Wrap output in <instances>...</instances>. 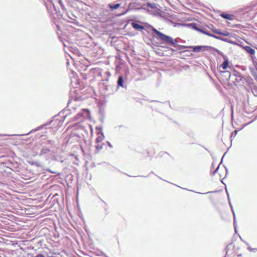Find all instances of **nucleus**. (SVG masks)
Instances as JSON below:
<instances>
[{"label":"nucleus","mask_w":257,"mask_h":257,"mask_svg":"<svg viewBox=\"0 0 257 257\" xmlns=\"http://www.w3.org/2000/svg\"><path fill=\"white\" fill-rule=\"evenodd\" d=\"M205 47V46H190V48L192 49L193 52H199L201 50L202 48Z\"/></svg>","instance_id":"nucleus-6"},{"label":"nucleus","mask_w":257,"mask_h":257,"mask_svg":"<svg viewBox=\"0 0 257 257\" xmlns=\"http://www.w3.org/2000/svg\"><path fill=\"white\" fill-rule=\"evenodd\" d=\"M200 31L202 32L204 34H205L206 35H207L208 36H211L212 37H214V38H216V39H217L218 37L214 36V35H212V34H209V33H208V32H204L203 31H202V30H200Z\"/></svg>","instance_id":"nucleus-12"},{"label":"nucleus","mask_w":257,"mask_h":257,"mask_svg":"<svg viewBox=\"0 0 257 257\" xmlns=\"http://www.w3.org/2000/svg\"><path fill=\"white\" fill-rule=\"evenodd\" d=\"M117 84L119 86L123 87V76L122 75H120L119 77L118 81H117Z\"/></svg>","instance_id":"nucleus-10"},{"label":"nucleus","mask_w":257,"mask_h":257,"mask_svg":"<svg viewBox=\"0 0 257 257\" xmlns=\"http://www.w3.org/2000/svg\"><path fill=\"white\" fill-rule=\"evenodd\" d=\"M229 65V62L228 60H225L220 65V68H222V70H224L227 69Z\"/></svg>","instance_id":"nucleus-5"},{"label":"nucleus","mask_w":257,"mask_h":257,"mask_svg":"<svg viewBox=\"0 0 257 257\" xmlns=\"http://www.w3.org/2000/svg\"><path fill=\"white\" fill-rule=\"evenodd\" d=\"M221 17L225 19L232 21L234 19V16L233 15H230L228 14H222Z\"/></svg>","instance_id":"nucleus-3"},{"label":"nucleus","mask_w":257,"mask_h":257,"mask_svg":"<svg viewBox=\"0 0 257 257\" xmlns=\"http://www.w3.org/2000/svg\"><path fill=\"white\" fill-rule=\"evenodd\" d=\"M104 148H106V145L104 143H98L96 146V153H100Z\"/></svg>","instance_id":"nucleus-2"},{"label":"nucleus","mask_w":257,"mask_h":257,"mask_svg":"<svg viewBox=\"0 0 257 257\" xmlns=\"http://www.w3.org/2000/svg\"><path fill=\"white\" fill-rule=\"evenodd\" d=\"M213 31L214 32V33L215 34H217L218 35H223L222 32H221L217 30H213Z\"/></svg>","instance_id":"nucleus-14"},{"label":"nucleus","mask_w":257,"mask_h":257,"mask_svg":"<svg viewBox=\"0 0 257 257\" xmlns=\"http://www.w3.org/2000/svg\"><path fill=\"white\" fill-rule=\"evenodd\" d=\"M169 50L171 51L172 52H175V50L173 48H169Z\"/></svg>","instance_id":"nucleus-19"},{"label":"nucleus","mask_w":257,"mask_h":257,"mask_svg":"<svg viewBox=\"0 0 257 257\" xmlns=\"http://www.w3.org/2000/svg\"><path fill=\"white\" fill-rule=\"evenodd\" d=\"M58 2H59V4L62 7V9H63L64 6H63V4L62 0H58Z\"/></svg>","instance_id":"nucleus-15"},{"label":"nucleus","mask_w":257,"mask_h":257,"mask_svg":"<svg viewBox=\"0 0 257 257\" xmlns=\"http://www.w3.org/2000/svg\"><path fill=\"white\" fill-rule=\"evenodd\" d=\"M132 26L134 28L138 30H144L145 29V27L144 26L140 25V24L136 23H132Z\"/></svg>","instance_id":"nucleus-7"},{"label":"nucleus","mask_w":257,"mask_h":257,"mask_svg":"<svg viewBox=\"0 0 257 257\" xmlns=\"http://www.w3.org/2000/svg\"><path fill=\"white\" fill-rule=\"evenodd\" d=\"M152 27V31L157 36V39L161 40L162 43H165L169 45H171L174 47L176 46L178 42L176 39H174L173 38L162 33V32L158 31L153 27Z\"/></svg>","instance_id":"nucleus-1"},{"label":"nucleus","mask_w":257,"mask_h":257,"mask_svg":"<svg viewBox=\"0 0 257 257\" xmlns=\"http://www.w3.org/2000/svg\"><path fill=\"white\" fill-rule=\"evenodd\" d=\"M34 257H45L43 254H38L37 255Z\"/></svg>","instance_id":"nucleus-17"},{"label":"nucleus","mask_w":257,"mask_h":257,"mask_svg":"<svg viewBox=\"0 0 257 257\" xmlns=\"http://www.w3.org/2000/svg\"><path fill=\"white\" fill-rule=\"evenodd\" d=\"M120 4H114L111 3V4H108V6L111 11H113V10L116 9L120 7Z\"/></svg>","instance_id":"nucleus-9"},{"label":"nucleus","mask_w":257,"mask_h":257,"mask_svg":"<svg viewBox=\"0 0 257 257\" xmlns=\"http://www.w3.org/2000/svg\"><path fill=\"white\" fill-rule=\"evenodd\" d=\"M57 29H58V31H60V27L58 25H57Z\"/></svg>","instance_id":"nucleus-20"},{"label":"nucleus","mask_w":257,"mask_h":257,"mask_svg":"<svg viewBox=\"0 0 257 257\" xmlns=\"http://www.w3.org/2000/svg\"><path fill=\"white\" fill-rule=\"evenodd\" d=\"M219 169V166H218L216 168V169L215 170V171H214V172H213V173H217V172L218 171Z\"/></svg>","instance_id":"nucleus-16"},{"label":"nucleus","mask_w":257,"mask_h":257,"mask_svg":"<svg viewBox=\"0 0 257 257\" xmlns=\"http://www.w3.org/2000/svg\"><path fill=\"white\" fill-rule=\"evenodd\" d=\"M147 6L152 8V9H156L157 8V5L156 4H154V3H147Z\"/></svg>","instance_id":"nucleus-11"},{"label":"nucleus","mask_w":257,"mask_h":257,"mask_svg":"<svg viewBox=\"0 0 257 257\" xmlns=\"http://www.w3.org/2000/svg\"><path fill=\"white\" fill-rule=\"evenodd\" d=\"M49 152V150L47 149H44L42 150L41 155L45 154L48 153Z\"/></svg>","instance_id":"nucleus-13"},{"label":"nucleus","mask_w":257,"mask_h":257,"mask_svg":"<svg viewBox=\"0 0 257 257\" xmlns=\"http://www.w3.org/2000/svg\"><path fill=\"white\" fill-rule=\"evenodd\" d=\"M104 138V137L102 134H98V137L96 139V143L97 144L102 143V142Z\"/></svg>","instance_id":"nucleus-8"},{"label":"nucleus","mask_w":257,"mask_h":257,"mask_svg":"<svg viewBox=\"0 0 257 257\" xmlns=\"http://www.w3.org/2000/svg\"><path fill=\"white\" fill-rule=\"evenodd\" d=\"M57 34H58V35H59V38H60V39H61V38H61V36H60V34L58 32H57ZM61 42H63L62 40H61Z\"/></svg>","instance_id":"nucleus-18"},{"label":"nucleus","mask_w":257,"mask_h":257,"mask_svg":"<svg viewBox=\"0 0 257 257\" xmlns=\"http://www.w3.org/2000/svg\"><path fill=\"white\" fill-rule=\"evenodd\" d=\"M244 50L250 54L253 55L255 53V50L249 46H245L243 47Z\"/></svg>","instance_id":"nucleus-4"}]
</instances>
